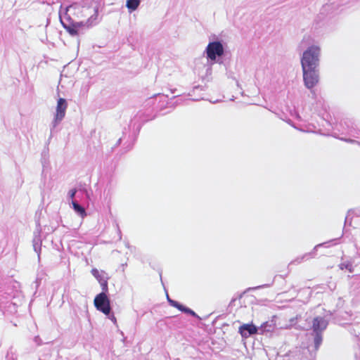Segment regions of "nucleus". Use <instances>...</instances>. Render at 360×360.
I'll list each match as a JSON object with an SVG mask.
<instances>
[{"label":"nucleus","instance_id":"nucleus-8","mask_svg":"<svg viewBox=\"0 0 360 360\" xmlns=\"http://www.w3.org/2000/svg\"><path fill=\"white\" fill-rule=\"evenodd\" d=\"M239 333L243 338H247L257 333V328L253 324H243L239 328Z\"/></svg>","mask_w":360,"mask_h":360},{"label":"nucleus","instance_id":"nucleus-1","mask_svg":"<svg viewBox=\"0 0 360 360\" xmlns=\"http://www.w3.org/2000/svg\"><path fill=\"white\" fill-rule=\"evenodd\" d=\"M321 47L313 44L304 49L300 56L303 81L307 89L314 87L319 82V65Z\"/></svg>","mask_w":360,"mask_h":360},{"label":"nucleus","instance_id":"nucleus-9","mask_svg":"<svg viewBox=\"0 0 360 360\" xmlns=\"http://www.w3.org/2000/svg\"><path fill=\"white\" fill-rule=\"evenodd\" d=\"M92 275L98 280L103 288H107V274L103 271H99L97 269L91 270Z\"/></svg>","mask_w":360,"mask_h":360},{"label":"nucleus","instance_id":"nucleus-3","mask_svg":"<svg viewBox=\"0 0 360 360\" xmlns=\"http://www.w3.org/2000/svg\"><path fill=\"white\" fill-rule=\"evenodd\" d=\"M67 13L75 15L78 19L86 21V25L95 24L98 16L97 8L94 6H81L72 5L67 8Z\"/></svg>","mask_w":360,"mask_h":360},{"label":"nucleus","instance_id":"nucleus-14","mask_svg":"<svg viewBox=\"0 0 360 360\" xmlns=\"http://www.w3.org/2000/svg\"><path fill=\"white\" fill-rule=\"evenodd\" d=\"M314 342L316 347H319V345L321 342V337L319 335V333H316V335L314 339Z\"/></svg>","mask_w":360,"mask_h":360},{"label":"nucleus","instance_id":"nucleus-15","mask_svg":"<svg viewBox=\"0 0 360 360\" xmlns=\"http://www.w3.org/2000/svg\"><path fill=\"white\" fill-rule=\"evenodd\" d=\"M75 193H76V191L75 190H71L69 192L70 198H73L75 196Z\"/></svg>","mask_w":360,"mask_h":360},{"label":"nucleus","instance_id":"nucleus-11","mask_svg":"<svg viewBox=\"0 0 360 360\" xmlns=\"http://www.w3.org/2000/svg\"><path fill=\"white\" fill-rule=\"evenodd\" d=\"M72 207L74 210L82 218H84L86 214L85 210L80 206L77 202L72 201Z\"/></svg>","mask_w":360,"mask_h":360},{"label":"nucleus","instance_id":"nucleus-16","mask_svg":"<svg viewBox=\"0 0 360 360\" xmlns=\"http://www.w3.org/2000/svg\"><path fill=\"white\" fill-rule=\"evenodd\" d=\"M112 321L114 322H116V319L114 316H112L110 318Z\"/></svg>","mask_w":360,"mask_h":360},{"label":"nucleus","instance_id":"nucleus-10","mask_svg":"<svg viewBox=\"0 0 360 360\" xmlns=\"http://www.w3.org/2000/svg\"><path fill=\"white\" fill-rule=\"evenodd\" d=\"M141 0H127L126 1V7L129 11V13H132L137 10L139 6H140Z\"/></svg>","mask_w":360,"mask_h":360},{"label":"nucleus","instance_id":"nucleus-17","mask_svg":"<svg viewBox=\"0 0 360 360\" xmlns=\"http://www.w3.org/2000/svg\"><path fill=\"white\" fill-rule=\"evenodd\" d=\"M267 326V323H264L262 326V329L265 330V328L266 326Z\"/></svg>","mask_w":360,"mask_h":360},{"label":"nucleus","instance_id":"nucleus-5","mask_svg":"<svg viewBox=\"0 0 360 360\" xmlns=\"http://www.w3.org/2000/svg\"><path fill=\"white\" fill-rule=\"evenodd\" d=\"M94 305L98 311H101L105 315H108L110 312V301L104 292L96 295L94 299Z\"/></svg>","mask_w":360,"mask_h":360},{"label":"nucleus","instance_id":"nucleus-12","mask_svg":"<svg viewBox=\"0 0 360 360\" xmlns=\"http://www.w3.org/2000/svg\"><path fill=\"white\" fill-rule=\"evenodd\" d=\"M167 299L172 306L177 308L178 309H180V308L182 307V305L180 304L179 302L174 301V300L169 299V297H167Z\"/></svg>","mask_w":360,"mask_h":360},{"label":"nucleus","instance_id":"nucleus-2","mask_svg":"<svg viewBox=\"0 0 360 360\" xmlns=\"http://www.w3.org/2000/svg\"><path fill=\"white\" fill-rule=\"evenodd\" d=\"M225 49L224 45L221 41L214 40L210 41L204 51V54L210 63L207 65L206 75L210 76L212 73V65L214 63H217L219 60L224 55Z\"/></svg>","mask_w":360,"mask_h":360},{"label":"nucleus","instance_id":"nucleus-7","mask_svg":"<svg viewBox=\"0 0 360 360\" xmlns=\"http://www.w3.org/2000/svg\"><path fill=\"white\" fill-rule=\"evenodd\" d=\"M328 326V320L326 317L316 316L313 321V330L316 333L322 332Z\"/></svg>","mask_w":360,"mask_h":360},{"label":"nucleus","instance_id":"nucleus-13","mask_svg":"<svg viewBox=\"0 0 360 360\" xmlns=\"http://www.w3.org/2000/svg\"><path fill=\"white\" fill-rule=\"evenodd\" d=\"M179 310L181 311H184L185 313L190 314L193 316H195V313L193 311H192L191 309H190L188 308L184 307L183 305H182V307H181Z\"/></svg>","mask_w":360,"mask_h":360},{"label":"nucleus","instance_id":"nucleus-4","mask_svg":"<svg viewBox=\"0 0 360 360\" xmlns=\"http://www.w3.org/2000/svg\"><path fill=\"white\" fill-rule=\"evenodd\" d=\"M68 108V102L63 98L57 100L53 119L52 121L53 127L58 126L65 116Z\"/></svg>","mask_w":360,"mask_h":360},{"label":"nucleus","instance_id":"nucleus-6","mask_svg":"<svg viewBox=\"0 0 360 360\" xmlns=\"http://www.w3.org/2000/svg\"><path fill=\"white\" fill-rule=\"evenodd\" d=\"M91 25H86V21L81 20L78 22H74L71 25L65 27L66 30L71 34V35H77L79 33L80 31L85 28H88L91 27Z\"/></svg>","mask_w":360,"mask_h":360}]
</instances>
